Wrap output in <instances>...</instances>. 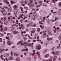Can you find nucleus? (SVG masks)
<instances>
[{
  "mask_svg": "<svg viewBox=\"0 0 61 61\" xmlns=\"http://www.w3.org/2000/svg\"><path fill=\"white\" fill-rule=\"evenodd\" d=\"M21 43H22V42L21 41H20L19 42H18V44H17V45H18V44H20Z\"/></svg>",
  "mask_w": 61,
  "mask_h": 61,
  "instance_id": "c9c22d12",
  "label": "nucleus"
},
{
  "mask_svg": "<svg viewBox=\"0 0 61 61\" xmlns=\"http://www.w3.org/2000/svg\"><path fill=\"white\" fill-rule=\"evenodd\" d=\"M20 22L21 23L23 22V20L22 19L20 20Z\"/></svg>",
  "mask_w": 61,
  "mask_h": 61,
  "instance_id": "49530a36",
  "label": "nucleus"
},
{
  "mask_svg": "<svg viewBox=\"0 0 61 61\" xmlns=\"http://www.w3.org/2000/svg\"><path fill=\"white\" fill-rule=\"evenodd\" d=\"M6 55H7V56H9V53H8L6 54Z\"/></svg>",
  "mask_w": 61,
  "mask_h": 61,
  "instance_id": "de8ad7c7",
  "label": "nucleus"
},
{
  "mask_svg": "<svg viewBox=\"0 0 61 61\" xmlns=\"http://www.w3.org/2000/svg\"><path fill=\"white\" fill-rule=\"evenodd\" d=\"M13 7L14 8V10H17L18 8V6L17 5H15Z\"/></svg>",
  "mask_w": 61,
  "mask_h": 61,
  "instance_id": "7ed1b4c3",
  "label": "nucleus"
},
{
  "mask_svg": "<svg viewBox=\"0 0 61 61\" xmlns=\"http://www.w3.org/2000/svg\"><path fill=\"white\" fill-rule=\"evenodd\" d=\"M11 3H12V4H15V2H14L12 0L11 1Z\"/></svg>",
  "mask_w": 61,
  "mask_h": 61,
  "instance_id": "c85d7f7f",
  "label": "nucleus"
},
{
  "mask_svg": "<svg viewBox=\"0 0 61 61\" xmlns=\"http://www.w3.org/2000/svg\"><path fill=\"white\" fill-rule=\"evenodd\" d=\"M9 38V37H7V36H6V39H8Z\"/></svg>",
  "mask_w": 61,
  "mask_h": 61,
  "instance_id": "13d9d810",
  "label": "nucleus"
},
{
  "mask_svg": "<svg viewBox=\"0 0 61 61\" xmlns=\"http://www.w3.org/2000/svg\"><path fill=\"white\" fill-rule=\"evenodd\" d=\"M16 24H18V20H16Z\"/></svg>",
  "mask_w": 61,
  "mask_h": 61,
  "instance_id": "09e8293b",
  "label": "nucleus"
},
{
  "mask_svg": "<svg viewBox=\"0 0 61 61\" xmlns=\"http://www.w3.org/2000/svg\"><path fill=\"white\" fill-rule=\"evenodd\" d=\"M35 31H36V30L35 29H33L32 31H31L30 32L32 33H34L35 32Z\"/></svg>",
  "mask_w": 61,
  "mask_h": 61,
  "instance_id": "9b49d317",
  "label": "nucleus"
},
{
  "mask_svg": "<svg viewBox=\"0 0 61 61\" xmlns=\"http://www.w3.org/2000/svg\"><path fill=\"white\" fill-rule=\"evenodd\" d=\"M13 59V58L12 57V56L10 57L9 58V60H12V59Z\"/></svg>",
  "mask_w": 61,
  "mask_h": 61,
  "instance_id": "dca6fc26",
  "label": "nucleus"
},
{
  "mask_svg": "<svg viewBox=\"0 0 61 61\" xmlns=\"http://www.w3.org/2000/svg\"><path fill=\"white\" fill-rule=\"evenodd\" d=\"M58 51H56V53H55L54 54V56H58Z\"/></svg>",
  "mask_w": 61,
  "mask_h": 61,
  "instance_id": "ddd939ff",
  "label": "nucleus"
},
{
  "mask_svg": "<svg viewBox=\"0 0 61 61\" xmlns=\"http://www.w3.org/2000/svg\"><path fill=\"white\" fill-rule=\"evenodd\" d=\"M57 17H56L55 18V20L56 21V19H57Z\"/></svg>",
  "mask_w": 61,
  "mask_h": 61,
  "instance_id": "680f3d73",
  "label": "nucleus"
},
{
  "mask_svg": "<svg viewBox=\"0 0 61 61\" xmlns=\"http://www.w3.org/2000/svg\"><path fill=\"white\" fill-rule=\"evenodd\" d=\"M27 39V38L26 37H24V40L25 41L26 39Z\"/></svg>",
  "mask_w": 61,
  "mask_h": 61,
  "instance_id": "473e14b6",
  "label": "nucleus"
},
{
  "mask_svg": "<svg viewBox=\"0 0 61 61\" xmlns=\"http://www.w3.org/2000/svg\"><path fill=\"white\" fill-rule=\"evenodd\" d=\"M38 58H40V55L38 54Z\"/></svg>",
  "mask_w": 61,
  "mask_h": 61,
  "instance_id": "58836bf2",
  "label": "nucleus"
},
{
  "mask_svg": "<svg viewBox=\"0 0 61 61\" xmlns=\"http://www.w3.org/2000/svg\"><path fill=\"white\" fill-rule=\"evenodd\" d=\"M32 7H34V5L33 4L32 5Z\"/></svg>",
  "mask_w": 61,
  "mask_h": 61,
  "instance_id": "774afa93",
  "label": "nucleus"
},
{
  "mask_svg": "<svg viewBox=\"0 0 61 61\" xmlns=\"http://www.w3.org/2000/svg\"><path fill=\"white\" fill-rule=\"evenodd\" d=\"M7 44L9 46H10L12 45V43L10 41H9V40H8L7 41Z\"/></svg>",
  "mask_w": 61,
  "mask_h": 61,
  "instance_id": "f03ea898",
  "label": "nucleus"
},
{
  "mask_svg": "<svg viewBox=\"0 0 61 61\" xmlns=\"http://www.w3.org/2000/svg\"><path fill=\"white\" fill-rule=\"evenodd\" d=\"M27 27H29V24H27Z\"/></svg>",
  "mask_w": 61,
  "mask_h": 61,
  "instance_id": "5fc2aeb1",
  "label": "nucleus"
},
{
  "mask_svg": "<svg viewBox=\"0 0 61 61\" xmlns=\"http://www.w3.org/2000/svg\"><path fill=\"white\" fill-rule=\"evenodd\" d=\"M51 34V32H50V31H49L48 32V34L49 35H50Z\"/></svg>",
  "mask_w": 61,
  "mask_h": 61,
  "instance_id": "7c9ffc66",
  "label": "nucleus"
},
{
  "mask_svg": "<svg viewBox=\"0 0 61 61\" xmlns=\"http://www.w3.org/2000/svg\"><path fill=\"white\" fill-rule=\"evenodd\" d=\"M52 38H50L49 37H48L47 38V39L48 41H49V40H52Z\"/></svg>",
  "mask_w": 61,
  "mask_h": 61,
  "instance_id": "a211bd4d",
  "label": "nucleus"
},
{
  "mask_svg": "<svg viewBox=\"0 0 61 61\" xmlns=\"http://www.w3.org/2000/svg\"><path fill=\"white\" fill-rule=\"evenodd\" d=\"M5 49H3L2 50H2H1L0 51V53H2L3 52H4V51H5Z\"/></svg>",
  "mask_w": 61,
  "mask_h": 61,
  "instance_id": "412c9836",
  "label": "nucleus"
},
{
  "mask_svg": "<svg viewBox=\"0 0 61 61\" xmlns=\"http://www.w3.org/2000/svg\"><path fill=\"white\" fill-rule=\"evenodd\" d=\"M45 19H46V18H45V17H43V20H45Z\"/></svg>",
  "mask_w": 61,
  "mask_h": 61,
  "instance_id": "603ef678",
  "label": "nucleus"
},
{
  "mask_svg": "<svg viewBox=\"0 0 61 61\" xmlns=\"http://www.w3.org/2000/svg\"><path fill=\"white\" fill-rule=\"evenodd\" d=\"M5 59L6 61H8V60H9V59H7V58H6Z\"/></svg>",
  "mask_w": 61,
  "mask_h": 61,
  "instance_id": "3c124183",
  "label": "nucleus"
},
{
  "mask_svg": "<svg viewBox=\"0 0 61 61\" xmlns=\"http://www.w3.org/2000/svg\"><path fill=\"white\" fill-rule=\"evenodd\" d=\"M25 4H27V2L26 1V0L25 1Z\"/></svg>",
  "mask_w": 61,
  "mask_h": 61,
  "instance_id": "8fccbe9b",
  "label": "nucleus"
},
{
  "mask_svg": "<svg viewBox=\"0 0 61 61\" xmlns=\"http://www.w3.org/2000/svg\"><path fill=\"white\" fill-rule=\"evenodd\" d=\"M33 42H36V40H33Z\"/></svg>",
  "mask_w": 61,
  "mask_h": 61,
  "instance_id": "6e6d98bb",
  "label": "nucleus"
},
{
  "mask_svg": "<svg viewBox=\"0 0 61 61\" xmlns=\"http://www.w3.org/2000/svg\"><path fill=\"white\" fill-rule=\"evenodd\" d=\"M43 2V1H39L38 2L39 3H40H40H42Z\"/></svg>",
  "mask_w": 61,
  "mask_h": 61,
  "instance_id": "c756f323",
  "label": "nucleus"
},
{
  "mask_svg": "<svg viewBox=\"0 0 61 61\" xmlns=\"http://www.w3.org/2000/svg\"><path fill=\"white\" fill-rule=\"evenodd\" d=\"M0 41H1V42H3V40H2V38H0Z\"/></svg>",
  "mask_w": 61,
  "mask_h": 61,
  "instance_id": "393cba45",
  "label": "nucleus"
},
{
  "mask_svg": "<svg viewBox=\"0 0 61 61\" xmlns=\"http://www.w3.org/2000/svg\"><path fill=\"white\" fill-rule=\"evenodd\" d=\"M51 21L52 22H54V21H56V20H52Z\"/></svg>",
  "mask_w": 61,
  "mask_h": 61,
  "instance_id": "37998d69",
  "label": "nucleus"
},
{
  "mask_svg": "<svg viewBox=\"0 0 61 61\" xmlns=\"http://www.w3.org/2000/svg\"><path fill=\"white\" fill-rule=\"evenodd\" d=\"M37 31L38 32H40V28H38L37 29Z\"/></svg>",
  "mask_w": 61,
  "mask_h": 61,
  "instance_id": "5701e85b",
  "label": "nucleus"
},
{
  "mask_svg": "<svg viewBox=\"0 0 61 61\" xmlns=\"http://www.w3.org/2000/svg\"><path fill=\"white\" fill-rule=\"evenodd\" d=\"M23 33H25H25H26V32L24 31L23 32H21V34H23Z\"/></svg>",
  "mask_w": 61,
  "mask_h": 61,
  "instance_id": "4c0bfd02",
  "label": "nucleus"
},
{
  "mask_svg": "<svg viewBox=\"0 0 61 61\" xmlns=\"http://www.w3.org/2000/svg\"><path fill=\"white\" fill-rule=\"evenodd\" d=\"M35 51H36L35 50L33 51V53H31L30 54V55H32V56H34V54H35V52H34Z\"/></svg>",
  "mask_w": 61,
  "mask_h": 61,
  "instance_id": "9d476101",
  "label": "nucleus"
},
{
  "mask_svg": "<svg viewBox=\"0 0 61 61\" xmlns=\"http://www.w3.org/2000/svg\"><path fill=\"white\" fill-rule=\"evenodd\" d=\"M42 5V3H41L39 5H38V7H40L41 6V5Z\"/></svg>",
  "mask_w": 61,
  "mask_h": 61,
  "instance_id": "f704fd0d",
  "label": "nucleus"
},
{
  "mask_svg": "<svg viewBox=\"0 0 61 61\" xmlns=\"http://www.w3.org/2000/svg\"><path fill=\"white\" fill-rule=\"evenodd\" d=\"M33 26H34V27H35L36 26V25H33Z\"/></svg>",
  "mask_w": 61,
  "mask_h": 61,
  "instance_id": "79ce46f5",
  "label": "nucleus"
},
{
  "mask_svg": "<svg viewBox=\"0 0 61 61\" xmlns=\"http://www.w3.org/2000/svg\"><path fill=\"white\" fill-rule=\"evenodd\" d=\"M3 25H0V28H2V27H3Z\"/></svg>",
  "mask_w": 61,
  "mask_h": 61,
  "instance_id": "a18cd8bd",
  "label": "nucleus"
},
{
  "mask_svg": "<svg viewBox=\"0 0 61 61\" xmlns=\"http://www.w3.org/2000/svg\"><path fill=\"white\" fill-rule=\"evenodd\" d=\"M20 56L22 58L23 57V55H21Z\"/></svg>",
  "mask_w": 61,
  "mask_h": 61,
  "instance_id": "bf43d9fd",
  "label": "nucleus"
},
{
  "mask_svg": "<svg viewBox=\"0 0 61 61\" xmlns=\"http://www.w3.org/2000/svg\"><path fill=\"white\" fill-rule=\"evenodd\" d=\"M3 15H6V14H5V13H3Z\"/></svg>",
  "mask_w": 61,
  "mask_h": 61,
  "instance_id": "4d7b16f0",
  "label": "nucleus"
},
{
  "mask_svg": "<svg viewBox=\"0 0 61 61\" xmlns=\"http://www.w3.org/2000/svg\"><path fill=\"white\" fill-rule=\"evenodd\" d=\"M3 43L4 44H5V41H3Z\"/></svg>",
  "mask_w": 61,
  "mask_h": 61,
  "instance_id": "69168bd1",
  "label": "nucleus"
},
{
  "mask_svg": "<svg viewBox=\"0 0 61 61\" xmlns=\"http://www.w3.org/2000/svg\"><path fill=\"white\" fill-rule=\"evenodd\" d=\"M41 47L40 46H38L36 47V49L37 50H40V49H41Z\"/></svg>",
  "mask_w": 61,
  "mask_h": 61,
  "instance_id": "20e7f679",
  "label": "nucleus"
},
{
  "mask_svg": "<svg viewBox=\"0 0 61 61\" xmlns=\"http://www.w3.org/2000/svg\"><path fill=\"white\" fill-rule=\"evenodd\" d=\"M4 18H3L1 17V21H3L5 19V20H4V21H5V20H6V18L5 17H3Z\"/></svg>",
  "mask_w": 61,
  "mask_h": 61,
  "instance_id": "6e6552de",
  "label": "nucleus"
},
{
  "mask_svg": "<svg viewBox=\"0 0 61 61\" xmlns=\"http://www.w3.org/2000/svg\"><path fill=\"white\" fill-rule=\"evenodd\" d=\"M32 11H35V9H34L33 8H32Z\"/></svg>",
  "mask_w": 61,
  "mask_h": 61,
  "instance_id": "a19ab883",
  "label": "nucleus"
},
{
  "mask_svg": "<svg viewBox=\"0 0 61 61\" xmlns=\"http://www.w3.org/2000/svg\"><path fill=\"white\" fill-rule=\"evenodd\" d=\"M7 30V27H5V29H4V30L5 31H6V30Z\"/></svg>",
  "mask_w": 61,
  "mask_h": 61,
  "instance_id": "cd10ccee",
  "label": "nucleus"
},
{
  "mask_svg": "<svg viewBox=\"0 0 61 61\" xmlns=\"http://www.w3.org/2000/svg\"><path fill=\"white\" fill-rule=\"evenodd\" d=\"M49 56V54H46L45 55V58H47L48 56Z\"/></svg>",
  "mask_w": 61,
  "mask_h": 61,
  "instance_id": "4468645a",
  "label": "nucleus"
},
{
  "mask_svg": "<svg viewBox=\"0 0 61 61\" xmlns=\"http://www.w3.org/2000/svg\"><path fill=\"white\" fill-rule=\"evenodd\" d=\"M8 50H9L8 49H6L5 50V51H8Z\"/></svg>",
  "mask_w": 61,
  "mask_h": 61,
  "instance_id": "c03bdc74",
  "label": "nucleus"
},
{
  "mask_svg": "<svg viewBox=\"0 0 61 61\" xmlns=\"http://www.w3.org/2000/svg\"><path fill=\"white\" fill-rule=\"evenodd\" d=\"M55 49V47H52V48L51 49V50H54Z\"/></svg>",
  "mask_w": 61,
  "mask_h": 61,
  "instance_id": "4be33fe9",
  "label": "nucleus"
},
{
  "mask_svg": "<svg viewBox=\"0 0 61 61\" xmlns=\"http://www.w3.org/2000/svg\"><path fill=\"white\" fill-rule=\"evenodd\" d=\"M11 54V56H13V54H13V52L12 51H11L10 52Z\"/></svg>",
  "mask_w": 61,
  "mask_h": 61,
  "instance_id": "72a5a7b5",
  "label": "nucleus"
},
{
  "mask_svg": "<svg viewBox=\"0 0 61 61\" xmlns=\"http://www.w3.org/2000/svg\"><path fill=\"white\" fill-rule=\"evenodd\" d=\"M17 59H18V60H16V61H20V58L19 57L16 58H15L16 60H17Z\"/></svg>",
  "mask_w": 61,
  "mask_h": 61,
  "instance_id": "6ab92c4d",
  "label": "nucleus"
},
{
  "mask_svg": "<svg viewBox=\"0 0 61 61\" xmlns=\"http://www.w3.org/2000/svg\"><path fill=\"white\" fill-rule=\"evenodd\" d=\"M20 27L22 29H24V25L23 24H21L20 25Z\"/></svg>",
  "mask_w": 61,
  "mask_h": 61,
  "instance_id": "2eb2a0df",
  "label": "nucleus"
},
{
  "mask_svg": "<svg viewBox=\"0 0 61 61\" xmlns=\"http://www.w3.org/2000/svg\"><path fill=\"white\" fill-rule=\"evenodd\" d=\"M59 5L61 7V2H60L59 3Z\"/></svg>",
  "mask_w": 61,
  "mask_h": 61,
  "instance_id": "a878e982",
  "label": "nucleus"
},
{
  "mask_svg": "<svg viewBox=\"0 0 61 61\" xmlns=\"http://www.w3.org/2000/svg\"><path fill=\"white\" fill-rule=\"evenodd\" d=\"M33 45H34V43H32V44L31 45V46H33Z\"/></svg>",
  "mask_w": 61,
  "mask_h": 61,
  "instance_id": "864d4df0",
  "label": "nucleus"
},
{
  "mask_svg": "<svg viewBox=\"0 0 61 61\" xmlns=\"http://www.w3.org/2000/svg\"><path fill=\"white\" fill-rule=\"evenodd\" d=\"M55 0H52V1L53 2V3H55L56 2L55 1Z\"/></svg>",
  "mask_w": 61,
  "mask_h": 61,
  "instance_id": "e2e57ef3",
  "label": "nucleus"
},
{
  "mask_svg": "<svg viewBox=\"0 0 61 61\" xmlns=\"http://www.w3.org/2000/svg\"><path fill=\"white\" fill-rule=\"evenodd\" d=\"M57 58V56H56L53 58V61H56V59Z\"/></svg>",
  "mask_w": 61,
  "mask_h": 61,
  "instance_id": "f8f14e48",
  "label": "nucleus"
},
{
  "mask_svg": "<svg viewBox=\"0 0 61 61\" xmlns=\"http://www.w3.org/2000/svg\"><path fill=\"white\" fill-rule=\"evenodd\" d=\"M29 25H32V23H30L29 24Z\"/></svg>",
  "mask_w": 61,
  "mask_h": 61,
  "instance_id": "e433bc0d",
  "label": "nucleus"
},
{
  "mask_svg": "<svg viewBox=\"0 0 61 61\" xmlns=\"http://www.w3.org/2000/svg\"><path fill=\"white\" fill-rule=\"evenodd\" d=\"M58 39L59 40H61V36H59L58 37Z\"/></svg>",
  "mask_w": 61,
  "mask_h": 61,
  "instance_id": "b1692460",
  "label": "nucleus"
},
{
  "mask_svg": "<svg viewBox=\"0 0 61 61\" xmlns=\"http://www.w3.org/2000/svg\"><path fill=\"white\" fill-rule=\"evenodd\" d=\"M8 0H4L3 1L4 2H5V3H6L7 4H9V2H8Z\"/></svg>",
  "mask_w": 61,
  "mask_h": 61,
  "instance_id": "39448f33",
  "label": "nucleus"
},
{
  "mask_svg": "<svg viewBox=\"0 0 61 61\" xmlns=\"http://www.w3.org/2000/svg\"><path fill=\"white\" fill-rule=\"evenodd\" d=\"M60 44H59V46H57V48L58 49H59V48H61V47L60 46Z\"/></svg>",
  "mask_w": 61,
  "mask_h": 61,
  "instance_id": "f3484780",
  "label": "nucleus"
},
{
  "mask_svg": "<svg viewBox=\"0 0 61 61\" xmlns=\"http://www.w3.org/2000/svg\"><path fill=\"white\" fill-rule=\"evenodd\" d=\"M13 34H17L18 33V31H13Z\"/></svg>",
  "mask_w": 61,
  "mask_h": 61,
  "instance_id": "423d86ee",
  "label": "nucleus"
},
{
  "mask_svg": "<svg viewBox=\"0 0 61 61\" xmlns=\"http://www.w3.org/2000/svg\"><path fill=\"white\" fill-rule=\"evenodd\" d=\"M55 52L54 51H52V54H55Z\"/></svg>",
  "mask_w": 61,
  "mask_h": 61,
  "instance_id": "ea45409f",
  "label": "nucleus"
},
{
  "mask_svg": "<svg viewBox=\"0 0 61 61\" xmlns=\"http://www.w3.org/2000/svg\"><path fill=\"white\" fill-rule=\"evenodd\" d=\"M23 46H31V45L30 44L31 43H29L28 44V43L25 42L23 43Z\"/></svg>",
  "mask_w": 61,
  "mask_h": 61,
  "instance_id": "f257e3e1",
  "label": "nucleus"
},
{
  "mask_svg": "<svg viewBox=\"0 0 61 61\" xmlns=\"http://www.w3.org/2000/svg\"><path fill=\"white\" fill-rule=\"evenodd\" d=\"M23 15L22 14L20 16V17H17V19H20V18H23V17H22V16H23Z\"/></svg>",
  "mask_w": 61,
  "mask_h": 61,
  "instance_id": "1a4fd4ad",
  "label": "nucleus"
},
{
  "mask_svg": "<svg viewBox=\"0 0 61 61\" xmlns=\"http://www.w3.org/2000/svg\"><path fill=\"white\" fill-rule=\"evenodd\" d=\"M7 23H8V21H6L4 22V24L5 25H7Z\"/></svg>",
  "mask_w": 61,
  "mask_h": 61,
  "instance_id": "aec40b11",
  "label": "nucleus"
},
{
  "mask_svg": "<svg viewBox=\"0 0 61 61\" xmlns=\"http://www.w3.org/2000/svg\"><path fill=\"white\" fill-rule=\"evenodd\" d=\"M40 34H43V32H41L40 33Z\"/></svg>",
  "mask_w": 61,
  "mask_h": 61,
  "instance_id": "052dcab7",
  "label": "nucleus"
},
{
  "mask_svg": "<svg viewBox=\"0 0 61 61\" xmlns=\"http://www.w3.org/2000/svg\"><path fill=\"white\" fill-rule=\"evenodd\" d=\"M27 21H28V20H26L25 21V22H27Z\"/></svg>",
  "mask_w": 61,
  "mask_h": 61,
  "instance_id": "0e129e2a",
  "label": "nucleus"
},
{
  "mask_svg": "<svg viewBox=\"0 0 61 61\" xmlns=\"http://www.w3.org/2000/svg\"><path fill=\"white\" fill-rule=\"evenodd\" d=\"M32 14H33V13L32 12H31L29 14V15H32Z\"/></svg>",
  "mask_w": 61,
  "mask_h": 61,
  "instance_id": "338daca9",
  "label": "nucleus"
},
{
  "mask_svg": "<svg viewBox=\"0 0 61 61\" xmlns=\"http://www.w3.org/2000/svg\"><path fill=\"white\" fill-rule=\"evenodd\" d=\"M2 9L3 10V12H5V9H4V8H2Z\"/></svg>",
  "mask_w": 61,
  "mask_h": 61,
  "instance_id": "2f4dec72",
  "label": "nucleus"
},
{
  "mask_svg": "<svg viewBox=\"0 0 61 61\" xmlns=\"http://www.w3.org/2000/svg\"><path fill=\"white\" fill-rule=\"evenodd\" d=\"M47 51V50H45L43 52L44 53H45L46 52V51Z\"/></svg>",
  "mask_w": 61,
  "mask_h": 61,
  "instance_id": "bb28decb",
  "label": "nucleus"
},
{
  "mask_svg": "<svg viewBox=\"0 0 61 61\" xmlns=\"http://www.w3.org/2000/svg\"><path fill=\"white\" fill-rule=\"evenodd\" d=\"M14 55L15 56H18L19 54H17V52L16 51H15L14 52Z\"/></svg>",
  "mask_w": 61,
  "mask_h": 61,
  "instance_id": "0eeeda50",
  "label": "nucleus"
}]
</instances>
